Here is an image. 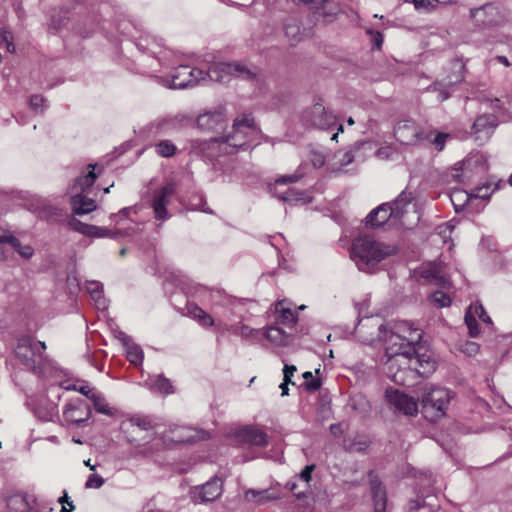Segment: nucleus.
<instances>
[{"label": "nucleus", "instance_id": "obj_1", "mask_svg": "<svg viewBox=\"0 0 512 512\" xmlns=\"http://www.w3.org/2000/svg\"><path fill=\"white\" fill-rule=\"evenodd\" d=\"M398 333H391L384 354V371L398 385H409L413 378L412 358L413 345L421 342L422 331L410 322L397 326Z\"/></svg>", "mask_w": 512, "mask_h": 512}, {"label": "nucleus", "instance_id": "obj_2", "mask_svg": "<svg viewBox=\"0 0 512 512\" xmlns=\"http://www.w3.org/2000/svg\"><path fill=\"white\" fill-rule=\"evenodd\" d=\"M256 68H249L245 64L239 62H219L211 65L207 72L197 68H191L188 65H180L177 67L171 76V88L184 89L193 87L205 81L206 78L212 81L222 82L225 81L229 75L242 78L253 79L256 76Z\"/></svg>", "mask_w": 512, "mask_h": 512}, {"label": "nucleus", "instance_id": "obj_3", "mask_svg": "<svg viewBox=\"0 0 512 512\" xmlns=\"http://www.w3.org/2000/svg\"><path fill=\"white\" fill-rule=\"evenodd\" d=\"M233 131L223 137H212L200 143L202 151L209 158L222 153H230L228 147L241 148L246 145L247 137L255 131V122L250 115H243L234 120Z\"/></svg>", "mask_w": 512, "mask_h": 512}, {"label": "nucleus", "instance_id": "obj_4", "mask_svg": "<svg viewBox=\"0 0 512 512\" xmlns=\"http://www.w3.org/2000/svg\"><path fill=\"white\" fill-rule=\"evenodd\" d=\"M92 168L87 174L77 177L74 180V183L69 188L71 193V206L72 211L75 215H85L96 209V202L87 196L84 193L91 188V186L95 183L97 179V175L94 172V166L90 165Z\"/></svg>", "mask_w": 512, "mask_h": 512}, {"label": "nucleus", "instance_id": "obj_5", "mask_svg": "<svg viewBox=\"0 0 512 512\" xmlns=\"http://www.w3.org/2000/svg\"><path fill=\"white\" fill-rule=\"evenodd\" d=\"M351 256H394L400 252L398 245L376 239L370 234H360L352 240Z\"/></svg>", "mask_w": 512, "mask_h": 512}, {"label": "nucleus", "instance_id": "obj_6", "mask_svg": "<svg viewBox=\"0 0 512 512\" xmlns=\"http://www.w3.org/2000/svg\"><path fill=\"white\" fill-rule=\"evenodd\" d=\"M45 349L46 345L44 342L23 337L18 340L15 355L28 370L36 372L42 366Z\"/></svg>", "mask_w": 512, "mask_h": 512}, {"label": "nucleus", "instance_id": "obj_7", "mask_svg": "<svg viewBox=\"0 0 512 512\" xmlns=\"http://www.w3.org/2000/svg\"><path fill=\"white\" fill-rule=\"evenodd\" d=\"M450 399V391L446 388H426L421 397L423 412L425 416L431 421H436L443 417L445 415Z\"/></svg>", "mask_w": 512, "mask_h": 512}, {"label": "nucleus", "instance_id": "obj_8", "mask_svg": "<svg viewBox=\"0 0 512 512\" xmlns=\"http://www.w3.org/2000/svg\"><path fill=\"white\" fill-rule=\"evenodd\" d=\"M375 150V145L371 141L356 142L350 149L345 151H338L334 155L332 163V171L339 172L353 161H364L368 153Z\"/></svg>", "mask_w": 512, "mask_h": 512}, {"label": "nucleus", "instance_id": "obj_9", "mask_svg": "<svg viewBox=\"0 0 512 512\" xmlns=\"http://www.w3.org/2000/svg\"><path fill=\"white\" fill-rule=\"evenodd\" d=\"M411 271V276L416 280L423 279L428 283L441 287L449 285V280L440 261L424 262L421 266L413 268Z\"/></svg>", "mask_w": 512, "mask_h": 512}, {"label": "nucleus", "instance_id": "obj_10", "mask_svg": "<svg viewBox=\"0 0 512 512\" xmlns=\"http://www.w3.org/2000/svg\"><path fill=\"white\" fill-rule=\"evenodd\" d=\"M303 120L313 127L328 130L336 125V116L326 110L321 103H316L303 114Z\"/></svg>", "mask_w": 512, "mask_h": 512}, {"label": "nucleus", "instance_id": "obj_11", "mask_svg": "<svg viewBox=\"0 0 512 512\" xmlns=\"http://www.w3.org/2000/svg\"><path fill=\"white\" fill-rule=\"evenodd\" d=\"M166 283H170L178 287L187 297L203 298L207 294V289L200 285L193 283L186 275L181 272L172 271L165 275Z\"/></svg>", "mask_w": 512, "mask_h": 512}, {"label": "nucleus", "instance_id": "obj_12", "mask_svg": "<svg viewBox=\"0 0 512 512\" xmlns=\"http://www.w3.org/2000/svg\"><path fill=\"white\" fill-rule=\"evenodd\" d=\"M223 492V482L220 478L214 477L203 485L192 488L190 494L195 503H205L216 500Z\"/></svg>", "mask_w": 512, "mask_h": 512}, {"label": "nucleus", "instance_id": "obj_13", "mask_svg": "<svg viewBox=\"0 0 512 512\" xmlns=\"http://www.w3.org/2000/svg\"><path fill=\"white\" fill-rule=\"evenodd\" d=\"M176 192V185L174 182H168L161 188L157 189L153 194L152 208L155 213V218L158 220H165L169 218L167 212V205L170 203L171 198Z\"/></svg>", "mask_w": 512, "mask_h": 512}, {"label": "nucleus", "instance_id": "obj_14", "mask_svg": "<svg viewBox=\"0 0 512 512\" xmlns=\"http://www.w3.org/2000/svg\"><path fill=\"white\" fill-rule=\"evenodd\" d=\"M465 64L461 61L453 63V75L448 76L445 83L436 82L428 88V91L437 92V100L443 102L450 97L449 87L460 83L464 79Z\"/></svg>", "mask_w": 512, "mask_h": 512}, {"label": "nucleus", "instance_id": "obj_15", "mask_svg": "<svg viewBox=\"0 0 512 512\" xmlns=\"http://www.w3.org/2000/svg\"><path fill=\"white\" fill-rule=\"evenodd\" d=\"M394 136L405 145H414L428 139V135H424V131L412 121L399 123L394 130Z\"/></svg>", "mask_w": 512, "mask_h": 512}, {"label": "nucleus", "instance_id": "obj_16", "mask_svg": "<svg viewBox=\"0 0 512 512\" xmlns=\"http://www.w3.org/2000/svg\"><path fill=\"white\" fill-rule=\"evenodd\" d=\"M422 349L423 347L420 345V342L413 345L414 352L411 355L413 377L415 374L422 377H428V375L435 369V361L427 351L421 352Z\"/></svg>", "mask_w": 512, "mask_h": 512}, {"label": "nucleus", "instance_id": "obj_17", "mask_svg": "<svg viewBox=\"0 0 512 512\" xmlns=\"http://www.w3.org/2000/svg\"><path fill=\"white\" fill-rule=\"evenodd\" d=\"M497 126V119L494 115H480L476 118L472 126V133L475 140L480 144H484L490 139Z\"/></svg>", "mask_w": 512, "mask_h": 512}, {"label": "nucleus", "instance_id": "obj_18", "mask_svg": "<svg viewBox=\"0 0 512 512\" xmlns=\"http://www.w3.org/2000/svg\"><path fill=\"white\" fill-rule=\"evenodd\" d=\"M470 15L477 25L484 27L499 25L503 19L498 7L493 4H485L472 9Z\"/></svg>", "mask_w": 512, "mask_h": 512}, {"label": "nucleus", "instance_id": "obj_19", "mask_svg": "<svg viewBox=\"0 0 512 512\" xmlns=\"http://www.w3.org/2000/svg\"><path fill=\"white\" fill-rule=\"evenodd\" d=\"M90 416L91 409L89 405L81 399L68 403L63 411L65 421L75 425L85 423Z\"/></svg>", "mask_w": 512, "mask_h": 512}, {"label": "nucleus", "instance_id": "obj_20", "mask_svg": "<svg viewBox=\"0 0 512 512\" xmlns=\"http://www.w3.org/2000/svg\"><path fill=\"white\" fill-rule=\"evenodd\" d=\"M386 399L396 410L406 415H415L418 411L415 400L399 390L387 389Z\"/></svg>", "mask_w": 512, "mask_h": 512}, {"label": "nucleus", "instance_id": "obj_21", "mask_svg": "<svg viewBox=\"0 0 512 512\" xmlns=\"http://www.w3.org/2000/svg\"><path fill=\"white\" fill-rule=\"evenodd\" d=\"M170 434L167 437L175 443H194L208 438L206 431L188 427H176L170 430Z\"/></svg>", "mask_w": 512, "mask_h": 512}, {"label": "nucleus", "instance_id": "obj_22", "mask_svg": "<svg viewBox=\"0 0 512 512\" xmlns=\"http://www.w3.org/2000/svg\"><path fill=\"white\" fill-rule=\"evenodd\" d=\"M197 125L206 131H218L226 125V118L221 110L208 111L197 117Z\"/></svg>", "mask_w": 512, "mask_h": 512}, {"label": "nucleus", "instance_id": "obj_23", "mask_svg": "<svg viewBox=\"0 0 512 512\" xmlns=\"http://www.w3.org/2000/svg\"><path fill=\"white\" fill-rule=\"evenodd\" d=\"M236 437L240 442L254 446L264 447L268 444L267 434L252 426H246L236 432Z\"/></svg>", "mask_w": 512, "mask_h": 512}, {"label": "nucleus", "instance_id": "obj_24", "mask_svg": "<svg viewBox=\"0 0 512 512\" xmlns=\"http://www.w3.org/2000/svg\"><path fill=\"white\" fill-rule=\"evenodd\" d=\"M374 504V512H386L387 495L386 489L379 481L372 470L368 473Z\"/></svg>", "mask_w": 512, "mask_h": 512}, {"label": "nucleus", "instance_id": "obj_25", "mask_svg": "<svg viewBox=\"0 0 512 512\" xmlns=\"http://www.w3.org/2000/svg\"><path fill=\"white\" fill-rule=\"evenodd\" d=\"M393 219L390 203H383L373 209L365 218V225L371 228H378Z\"/></svg>", "mask_w": 512, "mask_h": 512}, {"label": "nucleus", "instance_id": "obj_26", "mask_svg": "<svg viewBox=\"0 0 512 512\" xmlns=\"http://www.w3.org/2000/svg\"><path fill=\"white\" fill-rule=\"evenodd\" d=\"M280 498V493L273 489H248L244 494V499L247 502L256 505H264L269 501H274Z\"/></svg>", "mask_w": 512, "mask_h": 512}, {"label": "nucleus", "instance_id": "obj_27", "mask_svg": "<svg viewBox=\"0 0 512 512\" xmlns=\"http://www.w3.org/2000/svg\"><path fill=\"white\" fill-rule=\"evenodd\" d=\"M183 314L196 320L203 327H211L214 324L213 318L195 303L187 301Z\"/></svg>", "mask_w": 512, "mask_h": 512}, {"label": "nucleus", "instance_id": "obj_28", "mask_svg": "<svg viewBox=\"0 0 512 512\" xmlns=\"http://www.w3.org/2000/svg\"><path fill=\"white\" fill-rule=\"evenodd\" d=\"M189 121L190 118L183 114L165 118L157 124V131L161 134H168L171 131L179 130L184 127Z\"/></svg>", "mask_w": 512, "mask_h": 512}, {"label": "nucleus", "instance_id": "obj_29", "mask_svg": "<svg viewBox=\"0 0 512 512\" xmlns=\"http://www.w3.org/2000/svg\"><path fill=\"white\" fill-rule=\"evenodd\" d=\"M87 293L93 300L98 310H105L108 307V302L103 295V285L98 281H88L85 287Z\"/></svg>", "mask_w": 512, "mask_h": 512}, {"label": "nucleus", "instance_id": "obj_30", "mask_svg": "<svg viewBox=\"0 0 512 512\" xmlns=\"http://www.w3.org/2000/svg\"><path fill=\"white\" fill-rule=\"evenodd\" d=\"M284 31L292 44H296L303 39L304 30L300 26V20L295 16H291L285 21Z\"/></svg>", "mask_w": 512, "mask_h": 512}, {"label": "nucleus", "instance_id": "obj_31", "mask_svg": "<svg viewBox=\"0 0 512 512\" xmlns=\"http://www.w3.org/2000/svg\"><path fill=\"white\" fill-rule=\"evenodd\" d=\"M0 243L11 246L19 256H33V249L30 246H22L20 241L6 230L0 229Z\"/></svg>", "mask_w": 512, "mask_h": 512}, {"label": "nucleus", "instance_id": "obj_32", "mask_svg": "<svg viewBox=\"0 0 512 512\" xmlns=\"http://www.w3.org/2000/svg\"><path fill=\"white\" fill-rule=\"evenodd\" d=\"M70 225L74 227L75 230L81 232L82 234L92 236V237H109L110 231L106 228L98 227L95 225L85 224L76 219L70 221Z\"/></svg>", "mask_w": 512, "mask_h": 512}, {"label": "nucleus", "instance_id": "obj_33", "mask_svg": "<svg viewBox=\"0 0 512 512\" xmlns=\"http://www.w3.org/2000/svg\"><path fill=\"white\" fill-rule=\"evenodd\" d=\"M412 200L411 193L406 191H402L399 196L390 203L391 212L393 211V219H402L404 214L406 213V207L410 204Z\"/></svg>", "mask_w": 512, "mask_h": 512}, {"label": "nucleus", "instance_id": "obj_34", "mask_svg": "<svg viewBox=\"0 0 512 512\" xmlns=\"http://www.w3.org/2000/svg\"><path fill=\"white\" fill-rule=\"evenodd\" d=\"M263 335L272 344L281 347L289 345L292 340L289 334L284 332L282 329L273 326L267 328Z\"/></svg>", "mask_w": 512, "mask_h": 512}, {"label": "nucleus", "instance_id": "obj_35", "mask_svg": "<svg viewBox=\"0 0 512 512\" xmlns=\"http://www.w3.org/2000/svg\"><path fill=\"white\" fill-rule=\"evenodd\" d=\"M359 271L372 274L380 269V260L382 258H353Z\"/></svg>", "mask_w": 512, "mask_h": 512}, {"label": "nucleus", "instance_id": "obj_36", "mask_svg": "<svg viewBox=\"0 0 512 512\" xmlns=\"http://www.w3.org/2000/svg\"><path fill=\"white\" fill-rule=\"evenodd\" d=\"M7 507L11 512H28L29 504L25 496L16 494L8 498Z\"/></svg>", "mask_w": 512, "mask_h": 512}, {"label": "nucleus", "instance_id": "obj_37", "mask_svg": "<svg viewBox=\"0 0 512 512\" xmlns=\"http://www.w3.org/2000/svg\"><path fill=\"white\" fill-rule=\"evenodd\" d=\"M35 415L39 420L44 422L54 421L55 417H57L56 406L52 404L45 407L40 405L35 409Z\"/></svg>", "mask_w": 512, "mask_h": 512}, {"label": "nucleus", "instance_id": "obj_38", "mask_svg": "<svg viewBox=\"0 0 512 512\" xmlns=\"http://www.w3.org/2000/svg\"><path fill=\"white\" fill-rule=\"evenodd\" d=\"M125 347H126L127 359L132 364H135V365L140 364L144 357L141 347L134 344L133 342L129 343Z\"/></svg>", "mask_w": 512, "mask_h": 512}, {"label": "nucleus", "instance_id": "obj_39", "mask_svg": "<svg viewBox=\"0 0 512 512\" xmlns=\"http://www.w3.org/2000/svg\"><path fill=\"white\" fill-rule=\"evenodd\" d=\"M91 401L93 402L94 408L98 413L109 415L113 414L109 404L106 402L104 396L97 392L95 395H92Z\"/></svg>", "mask_w": 512, "mask_h": 512}, {"label": "nucleus", "instance_id": "obj_40", "mask_svg": "<svg viewBox=\"0 0 512 512\" xmlns=\"http://www.w3.org/2000/svg\"><path fill=\"white\" fill-rule=\"evenodd\" d=\"M155 150L158 155L168 158L176 153L177 147L169 140H162L155 145Z\"/></svg>", "mask_w": 512, "mask_h": 512}, {"label": "nucleus", "instance_id": "obj_41", "mask_svg": "<svg viewBox=\"0 0 512 512\" xmlns=\"http://www.w3.org/2000/svg\"><path fill=\"white\" fill-rule=\"evenodd\" d=\"M464 320L468 328L469 335L473 338L477 337L480 333V330L476 317L472 312V307L467 309Z\"/></svg>", "mask_w": 512, "mask_h": 512}, {"label": "nucleus", "instance_id": "obj_42", "mask_svg": "<svg viewBox=\"0 0 512 512\" xmlns=\"http://www.w3.org/2000/svg\"><path fill=\"white\" fill-rule=\"evenodd\" d=\"M0 40H1L2 43L5 44L6 50L9 53H14L15 52L16 48H15V45H14L13 33L7 27L1 26V25H0Z\"/></svg>", "mask_w": 512, "mask_h": 512}, {"label": "nucleus", "instance_id": "obj_43", "mask_svg": "<svg viewBox=\"0 0 512 512\" xmlns=\"http://www.w3.org/2000/svg\"><path fill=\"white\" fill-rule=\"evenodd\" d=\"M152 388L164 394L173 393V387L170 380L165 378L163 375H158L157 379L152 385Z\"/></svg>", "mask_w": 512, "mask_h": 512}, {"label": "nucleus", "instance_id": "obj_44", "mask_svg": "<svg viewBox=\"0 0 512 512\" xmlns=\"http://www.w3.org/2000/svg\"><path fill=\"white\" fill-rule=\"evenodd\" d=\"M430 301L439 308L448 307L451 304L450 297L442 291H435L430 295Z\"/></svg>", "mask_w": 512, "mask_h": 512}, {"label": "nucleus", "instance_id": "obj_45", "mask_svg": "<svg viewBox=\"0 0 512 512\" xmlns=\"http://www.w3.org/2000/svg\"><path fill=\"white\" fill-rule=\"evenodd\" d=\"M131 424L143 431H150L153 429V423L149 417L135 416L131 419Z\"/></svg>", "mask_w": 512, "mask_h": 512}, {"label": "nucleus", "instance_id": "obj_46", "mask_svg": "<svg viewBox=\"0 0 512 512\" xmlns=\"http://www.w3.org/2000/svg\"><path fill=\"white\" fill-rule=\"evenodd\" d=\"M424 135H428V139H424V141L433 143L435 145L436 149L439 151L443 150L446 140L449 137V135L446 133H437L433 138H432V133L424 132Z\"/></svg>", "mask_w": 512, "mask_h": 512}, {"label": "nucleus", "instance_id": "obj_47", "mask_svg": "<svg viewBox=\"0 0 512 512\" xmlns=\"http://www.w3.org/2000/svg\"><path fill=\"white\" fill-rule=\"evenodd\" d=\"M369 447V441L365 438H355L348 444L347 449L350 452H364Z\"/></svg>", "mask_w": 512, "mask_h": 512}, {"label": "nucleus", "instance_id": "obj_48", "mask_svg": "<svg viewBox=\"0 0 512 512\" xmlns=\"http://www.w3.org/2000/svg\"><path fill=\"white\" fill-rule=\"evenodd\" d=\"M396 153V150L391 145H385L382 147H379L375 150V156L379 160H390L392 159L393 155Z\"/></svg>", "mask_w": 512, "mask_h": 512}, {"label": "nucleus", "instance_id": "obj_49", "mask_svg": "<svg viewBox=\"0 0 512 512\" xmlns=\"http://www.w3.org/2000/svg\"><path fill=\"white\" fill-rule=\"evenodd\" d=\"M278 321L284 325H291L296 322L294 313L290 309L281 307V313L278 317Z\"/></svg>", "mask_w": 512, "mask_h": 512}, {"label": "nucleus", "instance_id": "obj_50", "mask_svg": "<svg viewBox=\"0 0 512 512\" xmlns=\"http://www.w3.org/2000/svg\"><path fill=\"white\" fill-rule=\"evenodd\" d=\"M239 334L245 339H258L260 330L253 329L247 325H242Z\"/></svg>", "mask_w": 512, "mask_h": 512}, {"label": "nucleus", "instance_id": "obj_51", "mask_svg": "<svg viewBox=\"0 0 512 512\" xmlns=\"http://www.w3.org/2000/svg\"><path fill=\"white\" fill-rule=\"evenodd\" d=\"M302 193L295 191L294 189H287L285 192L279 195V198L285 202H293L302 199Z\"/></svg>", "mask_w": 512, "mask_h": 512}, {"label": "nucleus", "instance_id": "obj_52", "mask_svg": "<svg viewBox=\"0 0 512 512\" xmlns=\"http://www.w3.org/2000/svg\"><path fill=\"white\" fill-rule=\"evenodd\" d=\"M470 307H472V312L475 317H478L485 323H491L490 317L487 315L484 307L481 304L471 305Z\"/></svg>", "mask_w": 512, "mask_h": 512}, {"label": "nucleus", "instance_id": "obj_53", "mask_svg": "<svg viewBox=\"0 0 512 512\" xmlns=\"http://www.w3.org/2000/svg\"><path fill=\"white\" fill-rule=\"evenodd\" d=\"M103 484H104V479L101 476H99L97 474H91V475H89V477L85 483V487L98 489Z\"/></svg>", "mask_w": 512, "mask_h": 512}, {"label": "nucleus", "instance_id": "obj_54", "mask_svg": "<svg viewBox=\"0 0 512 512\" xmlns=\"http://www.w3.org/2000/svg\"><path fill=\"white\" fill-rule=\"evenodd\" d=\"M451 232L452 226L445 223L437 227V233L435 234V237H438L444 244H446V235L450 234Z\"/></svg>", "mask_w": 512, "mask_h": 512}, {"label": "nucleus", "instance_id": "obj_55", "mask_svg": "<svg viewBox=\"0 0 512 512\" xmlns=\"http://www.w3.org/2000/svg\"><path fill=\"white\" fill-rule=\"evenodd\" d=\"M45 103V99L40 95H32L29 100V104L32 109L38 110L39 108L43 107Z\"/></svg>", "mask_w": 512, "mask_h": 512}, {"label": "nucleus", "instance_id": "obj_56", "mask_svg": "<svg viewBox=\"0 0 512 512\" xmlns=\"http://www.w3.org/2000/svg\"><path fill=\"white\" fill-rule=\"evenodd\" d=\"M75 390L81 393L82 395L86 396L88 399H92V395H95L97 391L94 388H91L88 385H80L75 386Z\"/></svg>", "mask_w": 512, "mask_h": 512}, {"label": "nucleus", "instance_id": "obj_57", "mask_svg": "<svg viewBox=\"0 0 512 512\" xmlns=\"http://www.w3.org/2000/svg\"><path fill=\"white\" fill-rule=\"evenodd\" d=\"M314 469H315L314 464L305 466V468L299 474V478L305 482H309L311 480V474Z\"/></svg>", "mask_w": 512, "mask_h": 512}, {"label": "nucleus", "instance_id": "obj_58", "mask_svg": "<svg viewBox=\"0 0 512 512\" xmlns=\"http://www.w3.org/2000/svg\"><path fill=\"white\" fill-rule=\"evenodd\" d=\"M300 179V176L297 174L285 175L276 180L277 184H288L295 183Z\"/></svg>", "mask_w": 512, "mask_h": 512}, {"label": "nucleus", "instance_id": "obj_59", "mask_svg": "<svg viewBox=\"0 0 512 512\" xmlns=\"http://www.w3.org/2000/svg\"><path fill=\"white\" fill-rule=\"evenodd\" d=\"M296 371V367L294 365H285L283 369L285 382H291V378Z\"/></svg>", "mask_w": 512, "mask_h": 512}, {"label": "nucleus", "instance_id": "obj_60", "mask_svg": "<svg viewBox=\"0 0 512 512\" xmlns=\"http://www.w3.org/2000/svg\"><path fill=\"white\" fill-rule=\"evenodd\" d=\"M411 2H413L414 7L417 10L426 9L430 4L429 0H411Z\"/></svg>", "mask_w": 512, "mask_h": 512}, {"label": "nucleus", "instance_id": "obj_61", "mask_svg": "<svg viewBox=\"0 0 512 512\" xmlns=\"http://www.w3.org/2000/svg\"><path fill=\"white\" fill-rule=\"evenodd\" d=\"M116 337L123 343L124 346L132 342L131 338L122 331H118Z\"/></svg>", "mask_w": 512, "mask_h": 512}, {"label": "nucleus", "instance_id": "obj_62", "mask_svg": "<svg viewBox=\"0 0 512 512\" xmlns=\"http://www.w3.org/2000/svg\"><path fill=\"white\" fill-rule=\"evenodd\" d=\"M58 501H59L60 503H62V504H63V503H66V504L69 506V508H70L69 510H70V511H72V510L75 508V506H74L73 502L69 500V497H68V495H67V492H66V491H64L63 496H62V497H60Z\"/></svg>", "mask_w": 512, "mask_h": 512}, {"label": "nucleus", "instance_id": "obj_63", "mask_svg": "<svg viewBox=\"0 0 512 512\" xmlns=\"http://www.w3.org/2000/svg\"><path fill=\"white\" fill-rule=\"evenodd\" d=\"M320 386H321V382L319 379H312L310 382H307V388L309 390L315 391V390L319 389Z\"/></svg>", "mask_w": 512, "mask_h": 512}, {"label": "nucleus", "instance_id": "obj_64", "mask_svg": "<svg viewBox=\"0 0 512 512\" xmlns=\"http://www.w3.org/2000/svg\"><path fill=\"white\" fill-rule=\"evenodd\" d=\"M423 505H424L423 499L412 500L410 502V509L417 510V509L421 508Z\"/></svg>", "mask_w": 512, "mask_h": 512}]
</instances>
